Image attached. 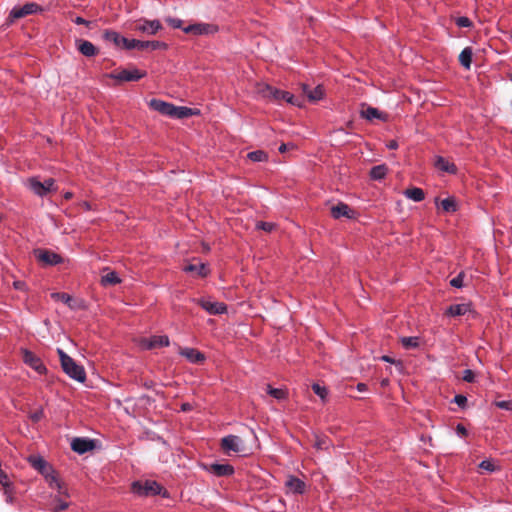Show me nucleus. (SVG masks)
<instances>
[{"label": "nucleus", "instance_id": "1", "mask_svg": "<svg viewBox=\"0 0 512 512\" xmlns=\"http://www.w3.org/2000/svg\"><path fill=\"white\" fill-rule=\"evenodd\" d=\"M57 354L60 359L61 367L64 373L71 379L83 383L86 380V372L82 365H79L75 360L66 354L61 348L57 349Z\"/></svg>", "mask_w": 512, "mask_h": 512}, {"label": "nucleus", "instance_id": "2", "mask_svg": "<svg viewBox=\"0 0 512 512\" xmlns=\"http://www.w3.org/2000/svg\"><path fill=\"white\" fill-rule=\"evenodd\" d=\"M27 186L39 197H44L49 192L56 190L55 181L52 178H48L44 182H40L38 178L32 177L28 179Z\"/></svg>", "mask_w": 512, "mask_h": 512}, {"label": "nucleus", "instance_id": "3", "mask_svg": "<svg viewBox=\"0 0 512 512\" xmlns=\"http://www.w3.org/2000/svg\"><path fill=\"white\" fill-rule=\"evenodd\" d=\"M221 449L225 454L241 453L245 451L244 441L237 435H227L221 439Z\"/></svg>", "mask_w": 512, "mask_h": 512}, {"label": "nucleus", "instance_id": "4", "mask_svg": "<svg viewBox=\"0 0 512 512\" xmlns=\"http://www.w3.org/2000/svg\"><path fill=\"white\" fill-rule=\"evenodd\" d=\"M107 77L117 80L119 82H133L138 81L146 76L145 71L137 68L123 69L121 71L112 72L106 75Z\"/></svg>", "mask_w": 512, "mask_h": 512}, {"label": "nucleus", "instance_id": "5", "mask_svg": "<svg viewBox=\"0 0 512 512\" xmlns=\"http://www.w3.org/2000/svg\"><path fill=\"white\" fill-rule=\"evenodd\" d=\"M132 488L140 496L158 495L162 491V486L159 483L150 480L144 483L134 482Z\"/></svg>", "mask_w": 512, "mask_h": 512}, {"label": "nucleus", "instance_id": "6", "mask_svg": "<svg viewBox=\"0 0 512 512\" xmlns=\"http://www.w3.org/2000/svg\"><path fill=\"white\" fill-rule=\"evenodd\" d=\"M183 29V32L186 34H193L196 36L200 35H212L219 31V28L217 25L212 23H195L188 25Z\"/></svg>", "mask_w": 512, "mask_h": 512}, {"label": "nucleus", "instance_id": "7", "mask_svg": "<svg viewBox=\"0 0 512 512\" xmlns=\"http://www.w3.org/2000/svg\"><path fill=\"white\" fill-rule=\"evenodd\" d=\"M127 50L137 49V50H165L167 49V44L162 41H141L137 39H128Z\"/></svg>", "mask_w": 512, "mask_h": 512}, {"label": "nucleus", "instance_id": "8", "mask_svg": "<svg viewBox=\"0 0 512 512\" xmlns=\"http://www.w3.org/2000/svg\"><path fill=\"white\" fill-rule=\"evenodd\" d=\"M23 362L38 374H45L47 369L42 360L28 349H22Z\"/></svg>", "mask_w": 512, "mask_h": 512}, {"label": "nucleus", "instance_id": "9", "mask_svg": "<svg viewBox=\"0 0 512 512\" xmlns=\"http://www.w3.org/2000/svg\"><path fill=\"white\" fill-rule=\"evenodd\" d=\"M35 256L38 261L47 266H55L63 262L61 255L46 249L35 250Z\"/></svg>", "mask_w": 512, "mask_h": 512}, {"label": "nucleus", "instance_id": "10", "mask_svg": "<svg viewBox=\"0 0 512 512\" xmlns=\"http://www.w3.org/2000/svg\"><path fill=\"white\" fill-rule=\"evenodd\" d=\"M196 302L210 315H220L227 312V306L223 302L211 301L203 298L196 300Z\"/></svg>", "mask_w": 512, "mask_h": 512}, {"label": "nucleus", "instance_id": "11", "mask_svg": "<svg viewBox=\"0 0 512 512\" xmlns=\"http://www.w3.org/2000/svg\"><path fill=\"white\" fill-rule=\"evenodd\" d=\"M40 10H41V8L39 7V5L37 3L30 2V3L24 4L23 6L13 7V9L10 11L9 16L12 19H19V18L25 17L27 15L35 14Z\"/></svg>", "mask_w": 512, "mask_h": 512}, {"label": "nucleus", "instance_id": "12", "mask_svg": "<svg viewBox=\"0 0 512 512\" xmlns=\"http://www.w3.org/2000/svg\"><path fill=\"white\" fill-rule=\"evenodd\" d=\"M170 341L166 335H154L150 338H145L141 341V346L144 349L150 350L157 347H167Z\"/></svg>", "mask_w": 512, "mask_h": 512}, {"label": "nucleus", "instance_id": "13", "mask_svg": "<svg viewBox=\"0 0 512 512\" xmlns=\"http://www.w3.org/2000/svg\"><path fill=\"white\" fill-rule=\"evenodd\" d=\"M149 107L151 109L161 113L162 115H166V116H169L172 118H173L174 112L176 111L175 105L165 102V101H162V100H159V99H152L149 102Z\"/></svg>", "mask_w": 512, "mask_h": 512}, {"label": "nucleus", "instance_id": "14", "mask_svg": "<svg viewBox=\"0 0 512 512\" xmlns=\"http://www.w3.org/2000/svg\"><path fill=\"white\" fill-rule=\"evenodd\" d=\"M94 448V443L92 440L87 438H74L71 442V449L78 453L84 454Z\"/></svg>", "mask_w": 512, "mask_h": 512}, {"label": "nucleus", "instance_id": "15", "mask_svg": "<svg viewBox=\"0 0 512 512\" xmlns=\"http://www.w3.org/2000/svg\"><path fill=\"white\" fill-rule=\"evenodd\" d=\"M103 39L108 42H112L116 47H123L126 49L128 38L121 36L114 30H105L103 33Z\"/></svg>", "mask_w": 512, "mask_h": 512}, {"label": "nucleus", "instance_id": "16", "mask_svg": "<svg viewBox=\"0 0 512 512\" xmlns=\"http://www.w3.org/2000/svg\"><path fill=\"white\" fill-rule=\"evenodd\" d=\"M162 29V24L159 20H144L137 26V30L142 33L155 35Z\"/></svg>", "mask_w": 512, "mask_h": 512}, {"label": "nucleus", "instance_id": "17", "mask_svg": "<svg viewBox=\"0 0 512 512\" xmlns=\"http://www.w3.org/2000/svg\"><path fill=\"white\" fill-rule=\"evenodd\" d=\"M271 95L276 100H284L294 106L300 107L302 105V101L298 98H295V96L288 91L274 89L271 91Z\"/></svg>", "mask_w": 512, "mask_h": 512}, {"label": "nucleus", "instance_id": "18", "mask_svg": "<svg viewBox=\"0 0 512 512\" xmlns=\"http://www.w3.org/2000/svg\"><path fill=\"white\" fill-rule=\"evenodd\" d=\"M285 486L288 491L293 494H303L306 489L305 482L295 476H289L285 482Z\"/></svg>", "mask_w": 512, "mask_h": 512}, {"label": "nucleus", "instance_id": "19", "mask_svg": "<svg viewBox=\"0 0 512 512\" xmlns=\"http://www.w3.org/2000/svg\"><path fill=\"white\" fill-rule=\"evenodd\" d=\"M331 215L335 219H339L341 217L351 219L354 215V212L347 204L340 202L337 205L331 207Z\"/></svg>", "mask_w": 512, "mask_h": 512}, {"label": "nucleus", "instance_id": "20", "mask_svg": "<svg viewBox=\"0 0 512 512\" xmlns=\"http://www.w3.org/2000/svg\"><path fill=\"white\" fill-rule=\"evenodd\" d=\"M208 471L215 476H231L234 474V467L230 464L213 463L209 466Z\"/></svg>", "mask_w": 512, "mask_h": 512}, {"label": "nucleus", "instance_id": "21", "mask_svg": "<svg viewBox=\"0 0 512 512\" xmlns=\"http://www.w3.org/2000/svg\"><path fill=\"white\" fill-rule=\"evenodd\" d=\"M29 462L31 463L32 467L36 469L39 473H41L43 476L46 475L48 472L51 473V469L53 468L46 460L39 456L30 457Z\"/></svg>", "mask_w": 512, "mask_h": 512}, {"label": "nucleus", "instance_id": "22", "mask_svg": "<svg viewBox=\"0 0 512 512\" xmlns=\"http://www.w3.org/2000/svg\"><path fill=\"white\" fill-rule=\"evenodd\" d=\"M76 43L77 49L82 55L86 57H93L97 54V48L92 42L88 40H78Z\"/></svg>", "mask_w": 512, "mask_h": 512}, {"label": "nucleus", "instance_id": "23", "mask_svg": "<svg viewBox=\"0 0 512 512\" xmlns=\"http://www.w3.org/2000/svg\"><path fill=\"white\" fill-rule=\"evenodd\" d=\"M435 167L443 172L449 173V174H456L457 167L454 163L448 161L442 156H437L435 160Z\"/></svg>", "mask_w": 512, "mask_h": 512}, {"label": "nucleus", "instance_id": "24", "mask_svg": "<svg viewBox=\"0 0 512 512\" xmlns=\"http://www.w3.org/2000/svg\"><path fill=\"white\" fill-rule=\"evenodd\" d=\"M471 311V305L468 303H461V304H453L450 305L447 310L446 314L451 317H457L465 315L466 313Z\"/></svg>", "mask_w": 512, "mask_h": 512}, {"label": "nucleus", "instance_id": "25", "mask_svg": "<svg viewBox=\"0 0 512 512\" xmlns=\"http://www.w3.org/2000/svg\"><path fill=\"white\" fill-rule=\"evenodd\" d=\"M180 354L191 363H200L204 361V354L194 348L181 349Z\"/></svg>", "mask_w": 512, "mask_h": 512}, {"label": "nucleus", "instance_id": "26", "mask_svg": "<svg viewBox=\"0 0 512 512\" xmlns=\"http://www.w3.org/2000/svg\"><path fill=\"white\" fill-rule=\"evenodd\" d=\"M303 91L311 101L321 100L324 96L322 86L318 85L314 89H310L308 85H303Z\"/></svg>", "mask_w": 512, "mask_h": 512}, {"label": "nucleus", "instance_id": "27", "mask_svg": "<svg viewBox=\"0 0 512 512\" xmlns=\"http://www.w3.org/2000/svg\"><path fill=\"white\" fill-rule=\"evenodd\" d=\"M404 196L415 202H421L425 198V193L421 188L413 187L408 188L403 192Z\"/></svg>", "mask_w": 512, "mask_h": 512}, {"label": "nucleus", "instance_id": "28", "mask_svg": "<svg viewBox=\"0 0 512 512\" xmlns=\"http://www.w3.org/2000/svg\"><path fill=\"white\" fill-rule=\"evenodd\" d=\"M388 172V167L385 164L373 166L370 170L369 176L372 180H382Z\"/></svg>", "mask_w": 512, "mask_h": 512}, {"label": "nucleus", "instance_id": "29", "mask_svg": "<svg viewBox=\"0 0 512 512\" xmlns=\"http://www.w3.org/2000/svg\"><path fill=\"white\" fill-rule=\"evenodd\" d=\"M473 51L471 47H465L460 55L459 62L465 69H470L472 63Z\"/></svg>", "mask_w": 512, "mask_h": 512}, {"label": "nucleus", "instance_id": "30", "mask_svg": "<svg viewBox=\"0 0 512 512\" xmlns=\"http://www.w3.org/2000/svg\"><path fill=\"white\" fill-rule=\"evenodd\" d=\"M51 298L56 300V301H61L63 302L64 304H66L68 307H70L71 309H75L76 306L74 304V300L72 299V297L67 294V293H62V292H53L51 293Z\"/></svg>", "mask_w": 512, "mask_h": 512}, {"label": "nucleus", "instance_id": "31", "mask_svg": "<svg viewBox=\"0 0 512 512\" xmlns=\"http://www.w3.org/2000/svg\"><path fill=\"white\" fill-rule=\"evenodd\" d=\"M120 282L121 279L115 271H110L101 277V284L103 286L116 285Z\"/></svg>", "mask_w": 512, "mask_h": 512}, {"label": "nucleus", "instance_id": "32", "mask_svg": "<svg viewBox=\"0 0 512 512\" xmlns=\"http://www.w3.org/2000/svg\"><path fill=\"white\" fill-rule=\"evenodd\" d=\"M44 478L51 488L57 489L59 492L61 491L62 485L58 480L53 468L51 469V473L48 472L46 475H44Z\"/></svg>", "mask_w": 512, "mask_h": 512}, {"label": "nucleus", "instance_id": "33", "mask_svg": "<svg viewBox=\"0 0 512 512\" xmlns=\"http://www.w3.org/2000/svg\"><path fill=\"white\" fill-rule=\"evenodd\" d=\"M186 272H194L201 277H205L208 273V269L205 264H190L184 268Z\"/></svg>", "mask_w": 512, "mask_h": 512}, {"label": "nucleus", "instance_id": "34", "mask_svg": "<svg viewBox=\"0 0 512 512\" xmlns=\"http://www.w3.org/2000/svg\"><path fill=\"white\" fill-rule=\"evenodd\" d=\"M267 393L277 400H285L288 397V392L282 388H273L271 385H267Z\"/></svg>", "mask_w": 512, "mask_h": 512}, {"label": "nucleus", "instance_id": "35", "mask_svg": "<svg viewBox=\"0 0 512 512\" xmlns=\"http://www.w3.org/2000/svg\"><path fill=\"white\" fill-rule=\"evenodd\" d=\"M196 114V112L193 111V109L184 107V106H176V111L173 114V118H187L189 116H192Z\"/></svg>", "mask_w": 512, "mask_h": 512}, {"label": "nucleus", "instance_id": "36", "mask_svg": "<svg viewBox=\"0 0 512 512\" xmlns=\"http://www.w3.org/2000/svg\"><path fill=\"white\" fill-rule=\"evenodd\" d=\"M362 116L367 120L383 119L381 112L374 107H367L365 110L362 111Z\"/></svg>", "mask_w": 512, "mask_h": 512}, {"label": "nucleus", "instance_id": "37", "mask_svg": "<svg viewBox=\"0 0 512 512\" xmlns=\"http://www.w3.org/2000/svg\"><path fill=\"white\" fill-rule=\"evenodd\" d=\"M401 344L406 349L417 348L420 345V339L416 336L402 337Z\"/></svg>", "mask_w": 512, "mask_h": 512}, {"label": "nucleus", "instance_id": "38", "mask_svg": "<svg viewBox=\"0 0 512 512\" xmlns=\"http://www.w3.org/2000/svg\"><path fill=\"white\" fill-rule=\"evenodd\" d=\"M248 159L253 162H264L268 160V155L262 150H256L247 154Z\"/></svg>", "mask_w": 512, "mask_h": 512}, {"label": "nucleus", "instance_id": "39", "mask_svg": "<svg viewBox=\"0 0 512 512\" xmlns=\"http://www.w3.org/2000/svg\"><path fill=\"white\" fill-rule=\"evenodd\" d=\"M441 207L445 212H455L457 204L454 198L448 197L441 201Z\"/></svg>", "mask_w": 512, "mask_h": 512}, {"label": "nucleus", "instance_id": "40", "mask_svg": "<svg viewBox=\"0 0 512 512\" xmlns=\"http://www.w3.org/2000/svg\"><path fill=\"white\" fill-rule=\"evenodd\" d=\"M312 390L316 395H318L323 401L326 400L328 396V390L326 387L319 385L318 383H314L312 385Z\"/></svg>", "mask_w": 512, "mask_h": 512}, {"label": "nucleus", "instance_id": "41", "mask_svg": "<svg viewBox=\"0 0 512 512\" xmlns=\"http://www.w3.org/2000/svg\"><path fill=\"white\" fill-rule=\"evenodd\" d=\"M464 273L460 272L456 277L450 280V285L455 288L463 287Z\"/></svg>", "mask_w": 512, "mask_h": 512}, {"label": "nucleus", "instance_id": "42", "mask_svg": "<svg viewBox=\"0 0 512 512\" xmlns=\"http://www.w3.org/2000/svg\"><path fill=\"white\" fill-rule=\"evenodd\" d=\"M456 25L461 28H469L472 26V21L468 17L461 16L456 19Z\"/></svg>", "mask_w": 512, "mask_h": 512}, {"label": "nucleus", "instance_id": "43", "mask_svg": "<svg viewBox=\"0 0 512 512\" xmlns=\"http://www.w3.org/2000/svg\"><path fill=\"white\" fill-rule=\"evenodd\" d=\"M69 504L66 501L61 499H55L53 502V510L54 511H62L68 508Z\"/></svg>", "mask_w": 512, "mask_h": 512}, {"label": "nucleus", "instance_id": "44", "mask_svg": "<svg viewBox=\"0 0 512 512\" xmlns=\"http://www.w3.org/2000/svg\"><path fill=\"white\" fill-rule=\"evenodd\" d=\"M4 488V495L6 496V501L9 503L13 502V487L12 484L9 483L7 486H3Z\"/></svg>", "mask_w": 512, "mask_h": 512}, {"label": "nucleus", "instance_id": "45", "mask_svg": "<svg viewBox=\"0 0 512 512\" xmlns=\"http://www.w3.org/2000/svg\"><path fill=\"white\" fill-rule=\"evenodd\" d=\"M462 379L465 382L472 383L475 380V373L471 369H465L463 371Z\"/></svg>", "mask_w": 512, "mask_h": 512}, {"label": "nucleus", "instance_id": "46", "mask_svg": "<svg viewBox=\"0 0 512 512\" xmlns=\"http://www.w3.org/2000/svg\"><path fill=\"white\" fill-rule=\"evenodd\" d=\"M479 467L483 470H486V471H489V472H493L495 471V465L492 461L490 460H483L480 464H479Z\"/></svg>", "mask_w": 512, "mask_h": 512}, {"label": "nucleus", "instance_id": "47", "mask_svg": "<svg viewBox=\"0 0 512 512\" xmlns=\"http://www.w3.org/2000/svg\"><path fill=\"white\" fill-rule=\"evenodd\" d=\"M495 406L500 409L507 410V411L512 410V402L511 401H506V400L496 401Z\"/></svg>", "mask_w": 512, "mask_h": 512}, {"label": "nucleus", "instance_id": "48", "mask_svg": "<svg viewBox=\"0 0 512 512\" xmlns=\"http://www.w3.org/2000/svg\"><path fill=\"white\" fill-rule=\"evenodd\" d=\"M166 22L173 28H182L183 21L181 19L169 17L166 19Z\"/></svg>", "mask_w": 512, "mask_h": 512}, {"label": "nucleus", "instance_id": "49", "mask_svg": "<svg viewBox=\"0 0 512 512\" xmlns=\"http://www.w3.org/2000/svg\"><path fill=\"white\" fill-rule=\"evenodd\" d=\"M257 228L271 232L275 228V225L271 222H259L257 223Z\"/></svg>", "mask_w": 512, "mask_h": 512}, {"label": "nucleus", "instance_id": "50", "mask_svg": "<svg viewBox=\"0 0 512 512\" xmlns=\"http://www.w3.org/2000/svg\"><path fill=\"white\" fill-rule=\"evenodd\" d=\"M458 406L464 408L466 406V403H467V397L462 395V394H458L454 397V400H453Z\"/></svg>", "mask_w": 512, "mask_h": 512}, {"label": "nucleus", "instance_id": "51", "mask_svg": "<svg viewBox=\"0 0 512 512\" xmlns=\"http://www.w3.org/2000/svg\"><path fill=\"white\" fill-rule=\"evenodd\" d=\"M456 433L460 437H466L468 434L467 429L462 424H457L456 426Z\"/></svg>", "mask_w": 512, "mask_h": 512}, {"label": "nucleus", "instance_id": "52", "mask_svg": "<svg viewBox=\"0 0 512 512\" xmlns=\"http://www.w3.org/2000/svg\"><path fill=\"white\" fill-rule=\"evenodd\" d=\"M13 286L16 290L24 291L27 289L26 283L20 280L14 281Z\"/></svg>", "mask_w": 512, "mask_h": 512}, {"label": "nucleus", "instance_id": "53", "mask_svg": "<svg viewBox=\"0 0 512 512\" xmlns=\"http://www.w3.org/2000/svg\"><path fill=\"white\" fill-rule=\"evenodd\" d=\"M42 416H43V411L39 410V411H36L33 414H31L30 418L33 422H38L42 418Z\"/></svg>", "mask_w": 512, "mask_h": 512}, {"label": "nucleus", "instance_id": "54", "mask_svg": "<svg viewBox=\"0 0 512 512\" xmlns=\"http://www.w3.org/2000/svg\"><path fill=\"white\" fill-rule=\"evenodd\" d=\"M74 23L77 25H86L89 26L90 22L85 20L84 18L78 16L74 19Z\"/></svg>", "mask_w": 512, "mask_h": 512}, {"label": "nucleus", "instance_id": "55", "mask_svg": "<svg viewBox=\"0 0 512 512\" xmlns=\"http://www.w3.org/2000/svg\"><path fill=\"white\" fill-rule=\"evenodd\" d=\"M82 209L89 211L91 210V204L87 201H82L78 204Z\"/></svg>", "mask_w": 512, "mask_h": 512}, {"label": "nucleus", "instance_id": "56", "mask_svg": "<svg viewBox=\"0 0 512 512\" xmlns=\"http://www.w3.org/2000/svg\"><path fill=\"white\" fill-rule=\"evenodd\" d=\"M356 388L359 392H364L367 390V385L365 383H358Z\"/></svg>", "mask_w": 512, "mask_h": 512}, {"label": "nucleus", "instance_id": "57", "mask_svg": "<svg viewBox=\"0 0 512 512\" xmlns=\"http://www.w3.org/2000/svg\"><path fill=\"white\" fill-rule=\"evenodd\" d=\"M381 360L384 361V362H388V363H394V360L391 357L387 356V355H383L381 357Z\"/></svg>", "mask_w": 512, "mask_h": 512}, {"label": "nucleus", "instance_id": "58", "mask_svg": "<svg viewBox=\"0 0 512 512\" xmlns=\"http://www.w3.org/2000/svg\"><path fill=\"white\" fill-rule=\"evenodd\" d=\"M387 147H388L389 149H396V148L398 147V143H397L396 141H391V142L387 145Z\"/></svg>", "mask_w": 512, "mask_h": 512}, {"label": "nucleus", "instance_id": "59", "mask_svg": "<svg viewBox=\"0 0 512 512\" xmlns=\"http://www.w3.org/2000/svg\"><path fill=\"white\" fill-rule=\"evenodd\" d=\"M63 196H64V198H65L66 200H70V199L73 197V193H72V192L67 191V192H65V193H64V195H63Z\"/></svg>", "mask_w": 512, "mask_h": 512}, {"label": "nucleus", "instance_id": "60", "mask_svg": "<svg viewBox=\"0 0 512 512\" xmlns=\"http://www.w3.org/2000/svg\"><path fill=\"white\" fill-rule=\"evenodd\" d=\"M278 150L279 152L284 153L287 150V144H281Z\"/></svg>", "mask_w": 512, "mask_h": 512}, {"label": "nucleus", "instance_id": "61", "mask_svg": "<svg viewBox=\"0 0 512 512\" xmlns=\"http://www.w3.org/2000/svg\"><path fill=\"white\" fill-rule=\"evenodd\" d=\"M190 409V405L189 404H183L182 405V410L183 411H188Z\"/></svg>", "mask_w": 512, "mask_h": 512}, {"label": "nucleus", "instance_id": "62", "mask_svg": "<svg viewBox=\"0 0 512 512\" xmlns=\"http://www.w3.org/2000/svg\"><path fill=\"white\" fill-rule=\"evenodd\" d=\"M510 79H511V81H512V74H511V78H510Z\"/></svg>", "mask_w": 512, "mask_h": 512}]
</instances>
